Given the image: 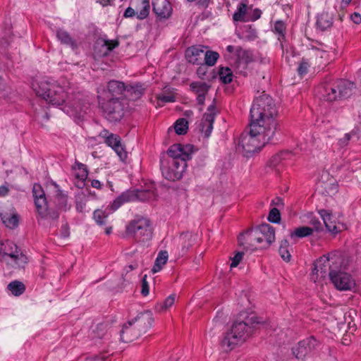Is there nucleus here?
<instances>
[{
  "instance_id": "f257e3e1",
  "label": "nucleus",
  "mask_w": 361,
  "mask_h": 361,
  "mask_svg": "<svg viewBox=\"0 0 361 361\" xmlns=\"http://www.w3.org/2000/svg\"><path fill=\"white\" fill-rule=\"evenodd\" d=\"M277 111L269 95L262 93L250 109V130L241 135L238 147L246 156L259 152L274 136L276 128Z\"/></svg>"
},
{
  "instance_id": "f03ea898",
  "label": "nucleus",
  "mask_w": 361,
  "mask_h": 361,
  "mask_svg": "<svg viewBox=\"0 0 361 361\" xmlns=\"http://www.w3.org/2000/svg\"><path fill=\"white\" fill-rule=\"evenodd\" d=\"M346 265L345 260L339 252L334 251L324 255L314 262L311 280L320 283L329 276L336 289L355 290L356 281L350 274L344 271Z\"/></svg>"
},
{
  "instance_id": "7ed1b4c3",
  "label": "nucleus",
  "mask_w": 361,
  "mask_h": 361,
  "mask_svg": "<svg viewBox=\"0 0 361 361\" xmlns=\"http://www.w3.org/2000/svg\"><path fill=\"white\" fill-rule=\"evenodd\" d=\"M35 94L48 104L60 108L70 116H80L82 111L80 103L75 102L68 95L66 87L54 80L41 79L32 84Z\"/></svg>"
},
{
  "instance_id": "20e7f679",
  "label": "nucleus",
  "mask_w": 361,
  "mask_h": 361,
  "mask_svg": "<svg viewBox=\"0 0 361 361\" xmlns=\"http://www.w3.org/2000/svg\"><path fill=\"white\" fill-rule=\"evenodd\" d=\"M262 320L255 314H250L244 321L235 322L231 329L226 333L221 341V346L226 350H231L244 343Z\"/></svg>"
},
{
  "instance_id": "39448f33",
  "label": "nucleus",
  "mask_w": 361,
  "mask_h": 361,
  "mask_svg": "<svg viewBox=\"0 0 361 361\" xmlns=\"http://www.w3.org/2000/svg\"><path fill=\"white\" fill-rule=\"evenodd\" d=\"M153 323L152 314L149 312L142 313L135 322H129L122 329L121 338L125 343L132 342L151 327Z\"/></svg>"
},
{
  "instance_id": "423d86ee",
  "label": "nucleus",
  "mask_w": 361,
  "mask_h": 361,
  "mask_svg": "<svg viewBox=\"0 0 361 361\" xmlns=\"http://www.w3.org/2000/svg\"><path fill=\"white\" fill-rule=\"evenodd\" d=\"M0 260L13 267H21L28 262L27 257L11 241L0 242Z\"/></svg>"
},
{
  "instance_id": "0eeeda50",
  "label": "nucleus",
  "mask_w": 361,
  "mask_h": 361,
  "mask_svg": "<svg viewBox=\"0 0 361 361\" xmlns=\"http://www.w3.org/2000/svg\"><path fill=\"white\" fill-rule=\"evenodd\" d=\"M157 197L154 185L149 186L148 189L137 190L136 191H127L118 196L111 204L109 212L117 210L123 204L135 200L147 201L154 200Z\"/></svg>"
},
{
  "instance_id": "6e6552de",
  "label": "nucleus",
  "mask_w": 361,
  "mask_h": 361,
  "mask_svg": "<svg viewBox=\"0 0 361 361\" xmlns=\"http://www.w3.org/2000/svg\"><path fill=\"white\" fill-rule=\"evenodd\" d=\"M128 233L140 240L149 239L152 234V228L149 219L141 217L132 221L127 227Z\"/></svg>"
},
{
  "instance_id": "1a4fd4ad",
  "label": "nucleus",
  "mask_w": 361,
  "mask_h": 361,
  "mask_svg": "<svg viewBox=\"0 0 361 361\" xmlns=\"http://www.w3.org/2000/svg\"><path fill=\"white\" fill-rule=\"evenodd\" d=\"M186 166L184 160L167 159L165 163L161 164L162 174L169 180H178L183 177Z\"/></svg>"
},
{
  "instance_id": "9d476101",
  "label": "nucleus",
  "mask_w": 361,
  "mask_h": 361,
  "mask_svg": "<svg viewBox=\"0 0 361 361\" xmlns=\"http://www.w3.org/2000/svg\"><path fill=\"white\" fill-rule=\"evenodd\" d=\"M319 214L322 219L326 229L333 234L347 228L342 220V216L338 212H332L329 210L321 209Z\"/></svg>"
},
{
  "instance_id": "9b49d317",
  "label": "nucleus",
  "mask_w": 361,
  "mask_h": 361,
  "mask_svg": "<svg viewBox=\"0 0 361 361\" xmlns=\"http://www.w3.org/2000/svg\"><path fill=\"white\" fill-rule=\"evenodd\" d=\"M353 83L347 81L340 80L336 85L325 87L322 97L326 101H334L338 98L347 97L351 93Z\"/></svg>"
},
{
  "instance_id": "f8f14e48",
  "label": "nucleus",
  "mask_w": 361,
  "mask_h": 361,
  "mask_svg": "<svg viewBox=\"0 0 361 361\" xmlns=\"http://www.w3.org/2000/svg\"><path fill=\"white\" fill-rule=\"evenodd\" d=\"M98 95L99 104L104 111L109 116V118L118 120L122 116V106L117 98H109V96L102 97V95Z\"/></svg>"
},
{
  "instance_id": "ddd939ff",
  "label": "nucleus",
  "mask_w": 361,
  "mask_h": 361,
  "mask_svg": "<svg viewBox=\"0 0 361 361\" xmlns=\"http://www.w3.org/2000/svg\"><path fill=\"white\" fill-rule=\"evenodd\" d=\"M250 240H255L257 243H265L262 247L268 246L275 240V231L273 227L269 224L261 225L255 231L246 234Z\"/></svg>"
},
{
  "instance_id": "4468645a",
  "label": "nucleus",
  "mask_w": 361,
  "mask_h": 361,
  "mask_svg": "<svg viewBox=\"0 0 361 361\" xmlns=\"http://www.w3.org/2000/svg\"><path fill=\"white\" fill-rule=\"evenodd\" d=\"M317 345L318 342L317 340L313 337H310L299 342L293 348L292 352L295 358L299 361H305V358L310 355Z\"/></svg>"
},
{
  "instance_id": "2eb2a0df",
  "label": "nucleus",
  "mask_w": 361,
  "mask_h": 361,
  "mask_svg": "<svg viewBox=\"0 0 361 361\" xmlns=\"http://www.w3.org/2000/svg\"><path fill=\"white\" fill-rule=\"evenodd\" d=\"M100 135L104 138L105 143L115 151L121 161L126 160L127 153L121 144V138L118 135L109 133L106 130L101 133Z\"/></svg>"
},
{
  "instance_id": "dca6fc26",
  "label": "nucleus",
  "mask_w": 361,
  "mask_h": 361,
  "mask_svg": "<svg viewBox=\"0 0 361 361\" xmlns=\"http://www.w3.org/2000/svg\"><path fill=\"white\" fill-rule=\"evenodd\" d=\"M193 152V147L190 145H183L180 144H175L169 147L167 151L169 155L168 159H175L176 161L184 160L190 159L191 154Z\"/></svg>"
},
{
  "instance_id": "f3484780",
  "label": "nucleus",
  "mask_w": 361,
  "mask_h": 361,
  "mask_svg": "<svg viewBox=\"0 0 361 361\" xmlns=\"http://www.w3.org/2000/svg\"><path fill=\"white\" fill-rule=\"evenodd\" d=\"M216 115V109L214 105H210L204 114L203 118L199 124V129L204 137H208L213 129V123L215 116Z\"/></svg>"
},
{
  "instance_id": "a211bd4d",
  "label": "nucleus",
  "mask_w": 361,
  "mask_h": 361,
  "mask_svg": "<svg viewBox=\"0 0 361 361\" xmlns=\"http://www.w3.org/2000/svg\"><path fill=\"white\" fill-rule=\"evenodd\" d=\"M118 46V42L115 39H99L94 47V54L97 57L107 56L114 48Z\"/></svg>"
},
{
  "instance_id": "6ab92c4d",
  "label": "nucleus",
  "mask_w": 361,
  "mask_h": 361,
  "mask_svg": "<svg viewBox=\"0 0 361 361\" xmlns=\"http://www.w3.org/2000/svg\"><path fill=\"white\" fill-rule=\"evenodd\" d=\"M32 192L37 212L42 216H45L47 211V203L42 186L39 184H35L33 185Z\"/></svg>"
},
{
  "instance_id": "aec40b11",
  "label": "nucleus",
  "mask_w": 361,
  "mask_h": 361,
  "mask_svg": "<svg viewBox=\"0 0 361 361\" xmlns=\"http://www.w3.org/2000/svg\"><path fill=\"white\" fill-rule=\"evenodd\" d=\"M204 53V47L200 45L192 46L185 51V58L189 63L200 64L202 63Z\"/></svg>"
},
{
  "instance_id": "412c9836",
  "label": "nucleus",
  "mask_w": 361,
  "mask_h": 361,
  "mask_svg": "<svg viewBox=\"0 0 361 361\" xmlns=\"http://www.w3.org/2000/svg\"><path fill=\"white\" fill-rule=\"evenodd\" d=\"M290 154L288 152H282L274 156L269 161V166L279 173L287 165L286 161L289 159Z\"/></svg>"
},
{
  "instance_id": "4be33fe9",
  "label": "nucleus",
  "mask_w": 361,
  "mask_h": 361,
  "mask_svg": "<svg viewBox=\"0 0 361 361\" xmlns=\"http://www.w3.org/2000/svg\"><path fill=\"white\" fill-rule=\"evenodd\" d=\"M259 18V14L255 17L250 16L247 11V6L245 4H240L233 16V19L235 22L254 21Z\"/></svg>"
},
{
  "instance_id": "5701e85b",
  "label": "nucleus",
  "mask_w": 361,
  "mask_h": 361,
  "mask_svg": "<svg viewBox=\"0 0 361 361\" xmlns=\"http://www.w3.org/2000/svg\"><path fill=\"white\" fill-rule=\"evenodd\" d=\"M126 90L124 84L116 80H111L108 84V92L106 96L109 98H117Z\"/></svg>"
},
{
  "instance_id": "b1692460",
  "label": "nucleus",
  "mask_w": 361,
  "mask_h": 361,
  "mask_svg": "<svg viewBox=\"0 0 361 361\" xmlns=\"http://www.w3.org/2000/svg\"><path fill=\"white\" fill-rule=\"evenodd\" d=\"M153 8L159 16L164 18H169L172 11L171 4L166 0H163L161 4L158 2H154Z\"/></svg>"
},
{
  "instance_id": "393cba45",
  "label": "nucleus",
  "mask_w": 361,
  "mask_h": 361,
  "mask_svg": "<svg viewBox=\"0 0 361 361\" xmlns=\"http://www.w3.org/2000/svg\"><path fill=\"white\" fill-rule=\"evenodd\" d=\"M1 220L6 227L14 228L18 225L19 216L15 211H12L10 214H1Z\"/></svg>"
},
{
  "instance_id": "a878e982",
  "label": "nucleus",
  "mask_w": 361,
  "mask_h": 361,
  "mask_svg": "<svg viewBox=\"0 0 361 361\" xmlns=\"http://www.w3.org/2000/svg\"><path fill=\"white\" fill-rule=\"evenodd\" d=\"M194 240V235L191 233L186 232L182 233L178 238V243L182 251L185 252L192 246Z\"/></svg>"
},
{
  "instance_id": "bb28decb",
  "label": "nucleus",
  "mask_w": 361,
  "mask_h": 361,
  "mask_svg": "<svg viewBox=\"0 0 361 361\" xmlns=\"http://www.w3.org/2000/svg\"><path fill=\"white\" fill-rule=\"evenodd\" d=\"M332 23L333 18L327 12H322L317 17V25L322 30L330 27Z\"/></svg>"
},
{
  "instance_id": "cd10ccee",
  "label": "nucleus",
  "mask_w": 361,
  "mask_h": 361,
  "mask_svg": "<svg viewBox=\"0 0 361 361\" xmlns=\"http://www.w3.org/2000/svg\"><path fill=\"white\" fill-rule=\"evenodd\" d=\"M312 54L317 59H321L320 63H326L331 61L335 57V53L332 50H324L320 49H315L312 51Z\"/></svg>"
},
{
  "instance_id": "c85d7f7f",
  "label": "nucleus",
  "mask_w": 361,
  "mask_h": 361,
  "mask_svg": "<svg viewBox=\"0 0 361 361\" xmlns=\"http://www.w3.org/2000/svg\"><path fill=\"white\" fill-rule=\"evenodd\" d=\"M313 233V228L309 226H300L296 228L290 233V239L295 240L297 238H302L310 236Z\"/></svg>"
},
{
  "instance_id": "c756f323",
  "label": "nucleus",
  "mask_w": 361,
  "mask_h": 361,
  "mask_svg": "<svg viewBox=\"0 0 361 361\" xmlns=\"http://www.w3.org/2000/svg\"><path fill=\"white\" fill-rule=\"evenodd\" d=\"M168 258V252L166 251H161L156 258L152 271L154 274L160 271L163 269L164 266L166 264Z\"/></svg>"
},
{
  "instance_id": "7c9ffc66",
  "label": "nucleus",
  "mask_w": 361,
  "mask_h": 361,
  "mask_svg": "<svg viewBox=\"0 0 361 361\" xmlns=\"http://www.w3.org/2000/svg\"><path fill=\"white\" fill-rule=\"evenodd\" d=\"M286 25L282 20H276L273 27V31L278 35V39L281 41V46L283 50V43L281 39H284L286 35Z\"/></svg>"
},
{
  "instance_id": "2f4dec72",
  "label": "nucleus",
  "mask_w": 361,
  "mask_h": 361,
  "mask_svg": "<svg viewBox=\"0 0 361 361\" xmlns=\"http://www.w3.org/2000/svg\"><path fill=\"white\" fill-rule=\"evenodd\" d=\"M176 301V295L172 294L167 297L163 302L158 303L155 306V310L158 312H163L171 307Z\"/></svg>"
},
{
  "instance_id": "473e14b6",
  "label": "nucleus",
  "mask_w": 361,
  "mask_h": 361,
  "mask_svg": "<svg viewBox=\"0 0 361 361\" xmlns=\"http://www.w3.org/2000/svg\"><path fill=\"white\" fill-rule=\"evenodd\" d=\"M7 288L11 292V295L14 296H19L22 295L25 290L24 284L18 281H13L11 282L8 285Z\"/></svg>"
},
{
  "instance_id": "72a5a7b5",
  "label": "nucleus",
  "mask_w": 361,
  "mask_h": 361,
  "mask_svg": "<svg viewBox=\"0 0 361 361\" xmlns=\"http://www.w3.org/2000/svg\"><path fill=\"white\" fill-rule=\"evenodd\" d=\"M279 252L281 258L284 261L289 262L290 260L291 255L290 252V245L287 240L281 241Z\"/></svg>"
},
{
  "instance_id": "f704fd0d",
  "label": "nucleus",
  "mask_w": 361,
  "mask_h": 361,
  "mask_svg": "<svg viewBox=\"0 0 361 361\" xmlns=\"http://www.w3.org/2000/svg\"><path fill=\"white\" fill-rule=\"evenodd\" d=\"M58 39L63 44L70 46L71 47H75V43L72 38L70 37L68 33L63 30H59L56 34Z\"/></svg>"
},
{
  "instance_id": "c9c22d12",
  "label": "nucleus",
  "mask_w": 361,
  "mask_h": 361,
  "mask_svg": "<svg viewBox=\"0 0 361 361\" xmlns=\"http://www.w3.org/2000/svg\"><path fill=\"white\" fill-rule=\"evenodd\" d=\"M190 88L197 95L206 94L209 86L205 82H195L191 83Z\"/></svg>"
},
{
  "instance_id": "e433bc0d",
  "label": "nucleus",
  "mask_w": 361,
  "mask_h": 361,
  "mask_svg": "<svg viewBox=\"0 0 361 361\" xmlns=\"http://www.w3.org/2000/svg\"><path fill=\"white\" fill-rule=\"evenodd\" d=\"M188 129V123L185 118H179L174 124V130L178 135L185 134Z\"/></svg>"
},
{
  "instance_id": "4c0bfd02",
  "label": "nucleus",
  "mask_w": 361,
  "mask_h": 361,
  "mask_svg": "<svg viewBox=\"0 0 361 361\" xmlns=\"http://www.w3.org/2000/svg\"><path fill=\"white\" fill-rule=\"evenodd\" d=\"M149 0H142L141 8L136 11L137 18L140 20L147 18L149 13Z\"/></svg>"
},
{
  "instance_id": "58836bf2",
  "label": "nucleus",
  "mask_w": 361,
  "mask_h": 361,
  "mask_svg": "<svg viewBox=\"0 0 361 361\" xmlns=\"http://www.w3.org/2000/svg\"><path fill=\"white\" fill-rule=\"evenodd\" d=\"M110 212L106 213V211L97 209L93 213V218L96 223L99 225H104L106 222V218Z\"/></svg>"
},
{
  "instance_id": "ea45409f",
  "label": "nucleus",
  "mask_w": 361,
  "mask_h": 361,
  "mask_svg": "<svg viewBox=\"0 0 361 361\" xmlns=\"http://www.w3.org/2000/svg\"><path fill=\"white\" fill-rule=\"evenodd\" d=\"M203 56H204L205 63L209 66H214L219 57L217 52L212 51H207L204 52Z\"/></svg>"
},
{
  "instance_id": "a19ab883",
  "label": "nucleus",
  "mask_w": 361,
  "mask_h": 361,
  "mask_svg": "<svg viewBox=\"0 0 361 361\" xmlns=\"http://www.w3.org/2000/svg\"><path fill=\"white\" fill-rule=\"evenodd\" d=\"M219 78L224 83H229L233 80V73L229 68H221L219 70Z\"/></svg>"
},
{
  "instance_id": "79ce46f5",
  "label": "nucleus",
  "mask_w": 361,
  "mask_h": 361,
  "mask_svg": "<svg viewBox=\"0 0 361 361\" xmlns=\"http://www.w3.org/2000/svg\"><path fill=\"white\" fill-rule=\"evenodd\" d=\"M354 137L355 130H353L349 133H345L342 138L338 140L337 145L340 148H344L348 145L350 140H353Z\"/></svg>"
},
{
  "instance_id": "37998d69",
  "label": "nucleus",
  "mask_w": 361,
  "mask_h": 361,
  "mask_svg": "<svg viewBox=\"0 0 361 361\" xmlns=\"http://www.w3.org/2000/svg\"><path fill=\"white\" fill-rule=\"evenodd\" d=\"M158 104L161 105L163 103L174 102V96L171 93L163 92L157 96Z\"/></svg>"
},
{
  "instance_id": "c03bdc74",
  "label": "nucleus",
  "mask_w": 361,
  "mask_h": 361,
  "mask_svg": "<svg viewBox=\"0 0 361 361\" xmlns=\"http://www.w3.org/2000/svg\"><path fill=\"white\" fill-rule=\"evenodd\" d=\"M268 219L272 223H279L281 220L279 211L276 208L272 209L269 212Z\"/></svg>"
},
{
  "instance_id": "a18cd8bd",
  "label": "nucleus",
  "mask_w": 361,
  "mask_h": 361,
  "mask_svg": "<svg viewBox=\"0 0 361 361\" xmlns=\"http://www.w3.org/2000/svg\"><path fill=\"white\" fill-rule=\"evenodd\" d=\"M87 171L83 164L78 166V171L76 173L75 176L82 181H84L87 178Z\"/></svg>"
},
{
  "instance_id": "49530a36",
  "label": "nucleus",
  "mask_w": 361,
  "mask_h": 361,
  "mask_svg": "<svg viewBox=\"0 0 361 361\" xmlns=\"http://www.w3.org/2000/svg\"><path fill=\"white\" fill-rule=\"evenodd\" d=\"M309 67H310L309 62L307 60H302L301 61V63H300L298 68V74L300 76L305 75L308 71Z\"/></svg>"
},
{
  "instance_id": "de8ad7c7",
  "label": "nucleus",
  "mask_w": 361,
  "mask_h": 361,
  "mask_svg": "<svg viewBox=\"0 0 361 361\" xmlns=\"http://www.w3.org/2000/svg\"><path fill=\"white\" fill-rule=\"evenodd\" d=\"M243 252H237L233 257L231 258V269H233L234 267H236L240 262L243 259Z\"/></svg>"
},
{
  "instance_id": "09e8293b",
  "label": "nucleus",
  "mask_w": 361,
  "mask_h": 361,
  "mask_svg": "<svg viewBox=\"0 0 361 361\" xmlns=\"http://www.w3.org/2000/svg\"><path fill=\"white\" fill-rule=\"evenodd\" d=\"M146 278H147V276L145 275V276L142 279V281L141 293L144 296L147 295L149 294V285H148V283L147 282Z\"/></svg>"
},
{
  "instance_id": "8fccbe9b",
  "label": "nucleus",
  "mask_w": 361,
  "mask_h": 361,
  "mask_svg": "<svg viewBox=\"0 0 361 361\" xmlns=\"http://www.w3.org/2000/svg\"><path fill=\"white\" fill-rule=\"evenodd\" d=\"M310 224L312 226V227L310 228H313V231H319L321 227L320 221L317 219H315L314 217L310 219Z\"/></svg>"
},
{
  "instance_id": "3c124183",
  "label": "nucleus",
  "mask_w": 361,
  "mask_h": 361,
  "mask_svg": "<svg viewBox=\"0 0 361 361\" xmlns=\"http://www.w3.org/2000/svg\"><path fill=\"white\" fill-rule=\"evenodd\" d=\"M351 20L355 24H360L361 23V16L358 13H354L350 16Z\"/></svg>"
},
{
  "instance_id": "603ef678",
  "label": "nucleus",
  "mask_w": 361,
  "mask_h": 361,
  "mask_svg": "<svg viewBox=\"0 0 361 361\" xmlns=\"http://www.w3.org/2000/svg\"><path fill=\"white\" fill-rule=\"evenodd\" d=\"M136 15V12L135 11V10L133 8H132L131 7H128L126 9L125 12H124V16L126 18H130V17H133L134 16Z\"/></svg>"
},
{
  "instance_id": "864d4df0",
  "label": "nucleus",
  "mask_w": 361,
  "mask_h": 361,
  "mask_svg": "<svg viewBox=\"0 0 361 361\" xmlns=\"http://www.w3.org/2000/svg\"><path fill=\"white\" fill-rule=\"evenodd\" d=\"M9 188L7 185L0 186V196L4 197L8 195Z\"/></svg>"
},
{
  "instance_id": "5fc2aeb1",
  "label": "nucleus",
  "mask_w": 361,
  "mask_h": 361,
  "mask_svg": "<svg viewBox=\"0 0 361 361\" xmlns=\"http://www.w3.org/2000/svg\"><path fill=\"white\" fill-rule=\"evenodd\" d=\"M226 50H227V51H228L230 53L236 52L238 55H239V52L241 51L240 47H235L232 45H228L226 47Z\"/></svg>"
},
{
  "instance_id": "6e6d98bb",
  "label": "nucleus",
  "mask_w": 361,
  "mask_h": 361,
  "mask_svg": "<svg viewBox=\"0 0 361 361\" xmlns=\"http://www.w3.org/2000/svg\"><path fill=\"white\" fill-rule=\"evenodd\" d=\"M91 185L97 189H100L102 187V183L98 180H91Z\"/></svg>"
},
{
  "instance_id": "4d7b16f0",
  "label": "nucleus",
  "mask_w": 361,
  "mask_h": 361,
  "mask_svg": "<svg viewBox=\"0 0 361 361\" xmlns=\"http://www.w3.org/2000/svg\"><path fill=\"white\" fill-rule=\"evenodd\" d=\"M204 99H205V94H200V95H197V102L200 104H202L204 102Z\"/></svg>"
},
{
  "instance_id": "13d9d810",
  "label": "nucleus",
  "mask_w": 361,
  "mask_h": 361,
  "mask_svg": "<svg viewBox=\"0 0 361 361\" xmlns=\"http://www.w3.org/2000/svg\"><path fill=\"white\" fill-rule=\"evenodd\" d=\"M112 1L113 0H97V2L104 6L110 4Z\"/></svg>"
},
{
  "instance_id": "bf43d9fd",
  "label": "nucleus",
  "mask_w": 361,
  "mask_h": 361,
  "mask_svg": "<svg viewBox=\"0 0 361 361\" xmlns=\"http://www.w3.org/2000/svg\"><path fill=\"white\" fill-rule=\"evenodd\" d=\"M202 69H203V68H202V67L199 68V69H198V71H197V73H198L199 75H200V74H202V75H203V74H204V71H202Z\"/></svg>"
},
{
  "instance_id": "052dcab7",
  "label": "nucleus",
  "mask_w": 361,
  "mask_h": 361,
  "mask_svg": "<svg viewBox=\"0 0 361 361\" xmlns=\"http://www.w3.org/2000/svg\"><path fill=\"white\" fill-rule=\"evenodd\" d=\"M111 227H109V228H106L105 229V233H106V234H109V233H111Z\"/></svg>"
},
{
  "instance_id": "680f3d73",
  "label": "nucleus",
  "mask_w": 361,
  "mask_h": 361,
  "mask_svg": "<svg viewBox=\"0 0 361 361\" xmlns=\"http://www.w3.org/2000/svg\"><path fill=\"white\" fill-rule=\"evenodd\" d=\"M276 202H274V203H275L276 204H279V202H281V200L280 198H276Z\"/></svg>"
},
{
  "instance_id": "e2e57ef3",
  "label": "nucleus",
  "mask_w": 361,
  "mask_h": 361,
  "mask_svg": "<svg viewBox=\"0 0 361 361\" xmlns=\"http://www.w3.org/2000/svg\"><path fill=\"white\" fill-rule=\"evenodd\" d=\"M343 1L345 4H348L351 0H343Z\"/></svg>"
},
{
  "instance_id": "0e129e2a",
  "label": "nucleus",
  "mask_w": 361,
  "mask_h": 361,
  "mask_svg": "<svg viewBox=\"0 0 361 361\" xmlns=\"http://www.w3.org/2000/svg\"><path fill=\"white\" fill-rule=\"evenodd\" d=\"M355 137H356V139H358V137H356V133L355 132V137H354V138H353V141L355 140Z\"/></svg>"
}]
</instances>
